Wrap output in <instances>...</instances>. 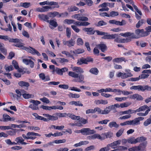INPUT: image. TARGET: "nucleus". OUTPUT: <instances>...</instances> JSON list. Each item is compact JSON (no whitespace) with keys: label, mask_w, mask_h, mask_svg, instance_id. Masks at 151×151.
Wrapping results in <instances>:
<instances>
[{"label":"nucleus","mask_w":151,"mask_h":151,"mask_svg":"<svg viewBox=\"0 0 151 151\" xmlns=\"http://www.w3.org/2000/svg\"><path fill=\"white\" fill-rule=\"evenodd\" d=\"M68 75L74 78L73 81L77 83H84V76L81 74H78L75 72L69 71Z\"/></svg>","instance_id":"f257e3e1"},{"label":"nucleus","mask_w":151,"mask_h":151,"mask_svg":"<svg viewBox=\"0 0 151 151\" xmlns=\"http://www.w3.org/2000/svg\"><path fill=\"white\" fill-rule=\"evenodd\" d=\"M4 40L5 41L9 40L10 42H14L17 43L15 44H14L13 45L16 47H20L22 45V44L21 42L22 41L21 40H19L17 38H11L7 35L1 36V39Z\"/></svg>","instance_id":"f03ea898"},{"label":"nucleus","mask_w":151,"mask_h":151,"mask_svg":"<svg viewBox=\"0 0 151 151\" xmlns=\"http://www.w3.org/2000/svg\"><path fill=\"white\" fill-rule=\"evenodd\" d=\"M81 133L85 135L92 134L96 133L94 130H91L89 128H83L81 129Z\"/></svg>","instance_id":"7ed1b4c3"},{"label":"nucleus","mask_w":151,"mask_h":151,"mask_svg":"<svg viewBox=\"0 0 151 151\" xmlns=\"http://www.w3.org/2000/svg\"><path fill=\"white\" fill-rule=\"evenodd\" d=\"M63 44L64 45H67L68 47L73 46L75 44V42L74 39L71 38L68 41H66L65 40H63Z\"/></svg>","instance_id":"20e7f679"},{"label":"nucleus","mask_w":151,"mask_h":151,"mask_svg":"<svg viewBox=\"0 0 151 151\" xmlns=\"http://www.w3.org/2000/svg\"><path fill=\"white\" fill-rule=\"evenodd\" d=\"M142 106H145V110L142 111H145L146 109H147L145 111V113L139 112L137 114V115L140 116H145L148 115L149 112L150 111V109L149 108V106L147 105H144Z\"/></svg>","instance_id":"39448f33"},{"label":"nucleus","mask_w":151,"mask_h":151,"mask_svg":"<svg viewBox=\"0 0 151 151\" xmlns=\"http://www.w3.org/2000/svg\"><path fill=\"white\" fill-rule=\"evenodd\" d=\"M45 1V5H48L49 6H53L52 7L54 8H59L60 6L58 4V3L57 2L51 1Z\"/></svg>","instance_id":"423d86ee"},{"label":"nucleus","mask_w":151,"mask_h":151,"mask_svg":"<svg viewBox=\"0 0 151 151\" xmlns=\"http://www.w3.org/2000/svg\"><path fill=\"white\" fill-rule=\"evenodd\" d=\"M145 106H141L139 108L137 109L136 110H133L132 109L128 110V114H135L137 112H141L145 110Z\"/></svg>","instance_id":"0eeeda50"},{"label":"nucleus","mask_w":151,"mask_h":151,"mask_svg":"<svg viewBox=\"0 0 151 151\" xmlns=\"http://www.w3.org/2000/svg\"><path fill=\"white\" fill-rule=\"evenodd\" d=\"M116 36L114 40V42H116L118 43H125L131 41L130 39H120L118 37V35L117 34H115Z\"/></svg>","instance_id":"6e6552de"},{"label":"nucleus","mask_w":151,"mask_h":151,"mask_svg":"<svg viewBox=\"0 0 151 151\" xmlns=\"http://www.w3.org/2000/svg\"><path fill=\"white\" fill-rule=\"evenodd\" d=\"M147 144V141L144 142L140 144L137 147H139L138 148V151H146V147Z\"/></svg>","instance_id":"1a4fd4ad"},{"label":"nucleus","mask_w":151,"mask_h":151,"mask_svg":"<svg viewBox=\"0 0 151 151\" xmlns=\"http://www.w3.org/2000/svg\"><path fill=\"white\" fill-rule=\"evenodd\" d=\"M106 34L103 35V36L102 37V39H113L115 38L116 37V35L113 34H109L107 32H105Z\"/></svg>","instance_id":"9d476101"},{"label":"nucleus","mask_w":151,"mask_h":151,"mask_svg":"<svg viewBox=\"0 0 151 151\" xmlns=\"http://www.w3.org/2000/svg\"><path fill=\"white\" fill-rule=\"evenodd\" d=\"M24 139L21 137H17L15 139V141L17 142L18 145L20 144L22 145H26L29 144V143L24 142Z\"/></svg>","instance_id":"9b49d317"},{"label":"nucleus","mask_w":151,"mask_h":151,"mask_svg":"<svg viewBox=\"0 0 151 151\" xmlns=\"http://www.w3.org/2000/svg\"><path fill=\"white\" fill-rule=\"evenodd\" d=\"M97 48L100 49L103 52H104L107 49V47L106 45L101 43L96 45Z\"/></svg>","instance_id":"f8f14e48"},{"label":"nucleus","mask_w":151,"mask_h":151,"mask_svg":"<svg viewBox=\"0 0 151 151\" xmlns=\"http://www.w3.org/2000/svg\"><path fill=\"white\" fill-rule=\"evenodd\" d=\"M144 85L142 86L139 85L138 86H133L130 87V89L131 90H138V91H144Z\"/></svg>","instance_id":"ddd939ff"},{"label":"nucleus","mask_w":151,"mask_h":151,"mask_svg":"<svg viewBox=\"0 0 151 151\" xmlns=\"http://www.w3.org/2000/svg\"><path fill=\"white\" fill-rule=\"evenodd\" d=\"M130 98L134 99H136L138 101L142 100L144 98L142 96L138 94H135L132 95L130 96Z\"/></svg>","instance_id":"4468645a"},{"label":"nucleus","mask_w":151,"mask_h":151,"mask_svg":"<svg viewBox=\"0 0 151 151\" xmlns=\"http://www.w3.org/2000/svg\"><path fill=\"white\" fill-rule=\"evenodd\" d=\"M120 35L123 37L131 36V37L132 38H136L135 35L133 33L128 32L124 33H121Z\"/></svg>","instance_id":"2eb2a0df"},{"label":"nucleus","mask_w":151,"mask_h":151,"mask_svg":"<svg viewBox=\"0 0 151 151\" xmlns=\"http://www.w3.org/2000/svg\"><path fill=\"white\" fill-rule=\"evenodd\" d=\"M67 116L74 120H78L81 118L80 116H76L73 114L70 113L68 114Z\"/></svg>","instance_id":"dca6fc26"},{"label":"nucleus","mask_w":151,"mask_h":151,"mask_svg":"<svg viewBox=\"0 0 151 151\" xmlns=\"http://www.w3.org/2000/svg\"><path fill=\"white\" fill-rule=\"evenodd\" d=\"M38 17L40 19L47 22L49 19V17L47 15L44 14H39L38 15Z\"/></svg>","instance_id":"f3484780"},{"label":"nucleus","mask_w":151,"mask_h":151,"mask_svg":"<svg viewBox=\"0 0 151 151\" xmlns=\"http://www.w3.org/2000/svg\"><path fill=\"white\" fill-rule=\"evenodd\" d=\"M4 44L0 42V50L4 55L7 54V50L4 47Z\"/></svg>","instance_id":"a211bd4d"},{"label":"nucleus","mask_w":151,"mask_h":151,"mask_svg":"<svg viewBox=\"0 0 151 151\" xmlns=\"http://www.w3.org/2000/svg\"><path fill=\"white\" fill-rule=\"evenodd\" d=\"M108 126L111 128L113 127L116 128H117L119 127V125L117 124L115 122L113 121L110 122Z\"/></svg>","instance_id":"6ab92c4d"},{"label":"nucleus","mask_w":151,"mask_h":151,"mask_svg":"<svg viewBox=\"0 0 151 151\" xmlns=\"http://www.w3.org/2000/svg\"><path fill=\"white\" fill-rule=\"evenodd\" d=\"M107 23L106 22L103 20H101L95 24V25L97 27H100L103 26L107 25Z\"/></svg>","instance_id":"aec40b11"},{"label":"nucleus","mask_w":151,"mask_h":151,"mask_svg":"<svg viewBox=\"0 0 151 151\" xmlns=\"http://www.w3.org/2000/svg\"><path fill=\"white\" fill-rule=\"evenodd\" d=\"M18 84L19 86L21 87L25 86L28 87L29 86V83H28L23 81H20Z\"/></svg>","instance_id":"412c9836"},{"label":"nucleus","mask_w":151,"mask_h":151,"mask_svg":"<svg viewBox=\"0 0 151 151\" xmlns=\"http://www.w3.org/2000/svg\"><path fill=\"white\" fill-rule=\"evenodd\" d=\"M122 61H124V62H126V60H125V59L124 57H121L119 58H116L114 59L113 60V61L114 62L118 63Z\"/></svg>","instance_id":"4be33fe9"},{"label":"nucleus","mask_w":151,"mask_h":151,"mask_svg":"<svg viewBox=\"0 0 151 151\" xmlns=\"http://www.w3.org/2000/svg\"><path fill=\"white\" fill-rule=\"evenodd\" d=\"M47 22L49 23L50 25L54 27H56L58 26L57 22L55 21L52 20V19H51L50 21H47Z\"/></svg>","instance_id":"5701e85b"},{"label":"nucleus","mask_w":151,"mask_h":151,"mask_svg":"<svg viewBox=\"0 0 151 151\" xmlns=\"http://www.w3.org/2000/svg\"><path fill=\"white\" fill-rule=\"evenodd\" d=\"M72 69L73 71H75L76 73H83L84 72L83 69L80 67H73Z\"/></svg>","instance_id":"b1692460"},{"label":"nucleus","mask_w":151,"mask_h":151,"mask_svg":"<svg viewBox=\"0 0 151 151\" xmlns=\"http://www.w3.org/2000/svg\"><path fill=\"white\" fill-rule=\"evenodd\" d=\"M86 58H81L80 60H78L77 62V64L78 65H81L83 64H87Z\"/></svg>","instance_id":"393cba45"},{"label":"nucleus","mask_w":151,"mask_h":151,"mask_svg":"<svg viewBox=\"0 0 151 151\" xmlns=\"http://www.w3.org/2000/svg\"><path fill=\"white\" fill-rule=\"evenodd\" d=\"M145 22V19H142L139 20L136 24V27L137 28H139Z\"/></svg>","instance_id":"a878e982"},{"label":"nucleus","mask_w":151,"mask_h":151,"mask_svg":"<svg viewBox=\"0 0 151 151\" xmlns=\"http://www.w3.org/2000/svg\"><path fill=\"white\" fill-rule=\"evenodd\" d=\"M42 12H48L49 9H53L55 8H54L53 7L49 6H42Z\"/></svg>","instance_id":"bb28decb"},{"label":"nucleus","mask_w":151,"mask_h":151,"mask_svg":"<svg viewBox=\"0 0 151 151\" xmlns=\"http://www.w3.org/2000/svg\"><path fill=\"white\" fill-rule=\"evenodd\" d=\"M89 72L92 74L95 75H97L99 73V70L97 68H91Z\"/></svg>","instance_id":"cd10ccee"},{"label":"nucleus","mask_w":151,"mask_h":151,"mask_svg":"<svg viewBox=\"0 0 151 151\" xmlns=\"http://www.w3.org/2000/svg\"><path fill=\"white\" fill-rule=\"evenodd\" d=\"M151 124V115L150 116V118L147 119L144 122V125L147 127Z\"/></svg>","instance_id":"c85d7f7f"},{"label":"nucleus","mask_w":151,"mask_h":151,"mask_svg":"<svg viewBox=\"0 0 151 151\" xmlns=\"http://www.w3.org/2000/svg\"><path fill=\"white\" fill-rule=\"evenodd\" d=\"M128 142L131 144H135L137 143L136 139L134 137H130L128 139Z\"/></svg>","instance_id":"c756f323"},{"label":"nucleus","mask_w":151,"mask_h":151,"mask_svg":"<svg viewBox=\"0 0 151 151\" xmlns=\"http://www.w3.org/2000/svg\"><path fill=\"white\" fill-rule=\"evenodd\" d=\"M20 6L25 8H28L30 6V3L29 2L21 3Z\"/></svg>","instance_id":"7c9ffc66"},{"label":"nucleus","mask_w":151,"mask_h":151,"mask_svg":"<svg viewBox=\"0 0 151 151\" xmlns=\"http://www.w3.org/2000/svg\"><path fill=\"white\" fill-rule=\"evenodd\" d=\"M136 139L137 143V142H140L145 141L147 139V138L146 137L143 136L137 137Z\"/></svg>","instance_id":"2f4dec72"},{"label":"nucleus","mask_w":151,"mask_h":151,"mask_svg":"<svg viewBox=\"0 0 151 151\" xmlns=\"http://www.w3.org/2000/svg\"><path fill=\"white\" fill-rule=\"evenodd\" d=\"M4 69L7 72H9L10 70H13V68L12 65H10L9 66L7 65H6L4 67Z\"/></svg>","instance_id":"473e14b6"},{"label":"nucleus","mask_w":151,"mask_h":151,"mask_svg":"<svg viewBox=\"0 0 151 151\" xmlns=\"http://www.w3.org/2000/svg\"><path fill=\"white\" fill-rule=\"evenodd\" d=\"M24 99H28L30 98H33L34 97V95L32 94H29L27 93H24L22 95Z\"/></svg>","instance_id":"72a5a7b5"},{"label":"nucleus","mask_w":151,"mask_h":151,"mask_svg":"<svg viewBox=\"0 0 151 151\" xmlns=\"http://www.w3.org/2000/svg\"><path fill=\"white\" fill-rule=\"evenodd\" d=\"M131 104V103L130 102H126L122 103L120 104V106L122 108L127 107L129 106Z\"/></svg>","instance_id":"f704fd0d"},{"label":"nucleus","mask_w":151,"mask_h":151,"mask_svg":"<svg viewBox=\"0 0 151 151\" xmlns=\"http://www.w3.org/2000/svg\"><path fill=\"white\" fill-rule=\"evenodd\" d=\"M88 142L87 141H81L79 143L75 144L74 146L76 147L81 146L82 145L88 144Z\"/></svg>","instance_id":"c9c22d12"},{"label":"nucleus","mask_w":151,"mask_h":151,"mask_svg":"<svg viewBox=\"0 0 151 151\" xmlns=\"http://www.w3.org/2000/svg\"><path fill=\"white\" fill-rule=\"evenodd\" d=\"M58 60V61L60 63L64 64L65 63L68 62V60L67 59L64 58H56Z\"/></svg>","instance_id":"e433bc0d"},{"label":"nucleus","mask_w":151,"mask_h":151,"mask_svg":"<svg viewBox=\"0 0 151 151\" xmlns=\"http://www.w3.org/2000/svg\"><path fill=\"white\" fill-rule=\"evenodd\" d=\"M110 111V110L108 106L106 107L104 110H102L101 114H107L109 113Z\"/></svg>","instance_id":"4c0bfd02"},{"label":"nucleus","mask_w":151,"mask_h":151,"mask_svg":"<svg viewBox=\"0 0 151 151\" xmlns=\"http://www.w3.org/2000/svg\"><path fill=\"white\" fill-rule=\"evenodd\" d=\"M132 75L130 73H122V78L123 79L125 78L129 77H131Z\"/></svg>","instance_id":"58836bf2"},{"label":"nucleus","mask_w":151,"mask_h":151,"mask_svg":"<svg viewBox=\"0 0 151 151\" xmlns=\"http://www.w3.org/2000/svg\"><path fill=\"white\" fill-rule=\"evenodd\" d=\"M131 121V125L132 126H135L136 125H137L139 124V121L136 118L134 120Z\"/></svg>","instance_id":"ea45409f"},{"label":"nucleus","mask_w":151,"mask_h":151,"mask_svg":"<svg viewBox=\"0 0 151 151\" xmlns=\"http://www.w3.org/2000/svg\"><path fill=\"white\" fill-rule=\"evenodd\" d=\"M68 96L70 98H78L80 97V95L79 94H73L72 93H70L68 95Z\"/></svg>","instance_id":"a19ab883"},{"label":"nucleus","mask_w":151,"mask_h":151,"mask_svg":"<svg viewBox=\"0 0 151 151\" xmlns=\"http://www.w3.org/2000/svg\"><path fill=\"white\" fill-rule=\"evenodd\" d=\"M58 119V117L57 116H55L53 115H50L49 118H47V119H48L47 121H48L50 120L52 121L56 120H57Z\"/></svg>","instance_id":"79ce46f5"},{"label":"nucleus","mask_w":151,"mask_h":151,"mask_svg":"<svg viewBox=\"0 0 151 151\" xmlns=\"http://www.w3.org/2000/svg\"><path fill=\"white\" fill-rule=\"evenodd\" d=\"M118 151H123L127 150V148L126 147L119 145L117 147Z\"/></svg>","instance_id":"37998d69"},{"label":"nucleus","mask_w":151,"mask_h":151,"mask_svg":"<svg viewBox=\"0 0 151 151\" xmlns=\"http://www.w3.org/2000/svg\"><path fill=\"white\" fill-rule=\"evenodd\" d=\"M66 35L68 38H70L71 36V29L68 27H67L66 29Z\"/></svg>","instance_id":"c03bdc74"},{"label":"nucleus","mask_w":151,"mask_h":151,"mask_svg":"<svg viewBox=\"0 0 151 151\" xmlns=\"http://www.w3.org/2000/svg\"><path fill=\"white\" fill-rule=\"evenodd\" d=\"M4 122L9 121L10 116L6 114H4L3 116Z\"/></svg>","instance_id":"a18cd8bd"},{"label":"nucleus","mask_w":151,"mask_h":151,"mask_svg":"<svg viewBox=\"0 0 151 151\" xmlns=\"http://www.w3.org/2000/svg\"><path fill=\"white\" fill-rule=\"evenodd\" d=\"M109 15L110 17H114L118 16L119 15V13L118 12L113 11L110 13Z\"/></svg>","instance_id":"49530a36"},{"label":"nucleus","mask_w":151,"mask_h":151,"mask_svg":"<svg viewBox=\"0 0 151 151\" xmlns=\"http://www.w3.org/2000/svg\"><path fill=\"white\" fill-rule=\"evenodd\" d=\"M56 115L60 117H66L67 116L68 114L66 113H56Z\"/></svg>","instance_id":"de8ad7c7"},{"label":"nucleus","mask_w":151,"mask_h":151,"mask_svg":"<svg viewBox=\"0 0 151 151\" xmlns=\"http://www.w3.org/2000/svg\"><path fill=\"white\" fill-rule=\"evenodd\" d=\"M40 100L42 102L44 103H46V104H48L50 102V101L48 99L45 97H44L40 99Z\"/></svg>","instance_id":"09e8293b"},{"label":"nucleus","mask_w":151,"mask_h":151,"mask_svg":"<svg viewBox=\"0 0 151 151\" xmlns=\"http://www.w3.org/2000/svg\"><path fill=\"white\" fill-rule=\"evenodd\" d=\"M77 44L78 45H82L83 44L82 39L81 38H78L77 40Z\"/></svg>","instance_id":"8fccbe9b"},{"label":"nucleus","mask_w":151,"mask_h":151,"mask_svg":"<svg viewBox=\"0 0 151 151\" xmlns=\"http://www.w3.org/2000/svg\"><path fill=\"white\" fill-rule=\"evenodd\" d=\"M124 129L122 128L119 130L116 134V136L117 137L120 136L123 132Z\"/></svg>","instance_id":"3c124183"},{"label":"nucleus","mask_w":151,"mask_h":151,"mask_svg":"<svg viewBox=\"0 0 151 151\" xmlns=\"http://www.w3.org/2000/svg\"><path fill=\"white\" fill-rule=\"evenodd\" d=\"M75 21L73 19H65L64 20V22L65 23H66L68 24H70L72 23H74Z\"/></svg>","instance_id":"603ef678"},{"label":"nucleus","mask_w":151,"mask_h":151,"mask_svg":"<svg viewBox=\"0 0 151 151\" xmlns=\"http://www.w3.org/2000/svg\"><path fill=\"white\" fill-rule=\"evenodd\" d=\"M139 147H138L137 146H135L129 148L128 150L129 151H138V148L139 149Z\"/></svg>","instance_id":"864d4df0"},{"label":"nucleus","mask_w":151,"mask_h":151,"mask_svg":"<svg viewBox=\"0 0 151 151\" xmlns=\"http://www.w3.org/2000/svg\"><path fill=\"white\" fill-rule=\"evenodd\" d=\"M71 27L72 29L76 32L78 33L80 31V29L78 28L76 26L74 25H72Z\"/></svg>","instance_id":"5fc2aeb1"},{"label":"nucleus","mask_w":151,"mask_h":151,"mask_svg":"<svg viewBox=\"0 0 151 151\" xmlns=\"http://www.w3.org/2000/svg\"><path fill=\"white\" fill-rule=\"evenodd\" d=\"M79 122L83 124H85L88 123L87 120L83 118H81L79 120Z\"/></svg>","instance_id":"6e6d98bb"},{"label":"nucleus","mask_w":151,"mask_h":151,"mask_svg":"<svg viewBox=\"0 0 151 151\" xmlns=\"http://www.w3.org/2000/svg\"><path fill=\"white\" fill-rule=\"evenodd\" d=\"M72 18L74 19H77V20L79 21L80 17V14H76L72 16Z\"/></svg>","instance_id":"4d7b16f0"},{"label":"nucleus","mask_w":151,"mask_h":151,"mask_svg":"<svg viewBox=\"0 0 151 151\" xmlns=\"http://www.w3.org/2000/svg\"><path fill=\"white\" fill-rule=\"evenodd\" d=\"M131 117L130 115H126L125 116L120 117L119 119H129Z\"/></svg>","instance_id":"13d9d810"},{"label":"nucleus","mask_w":151,"mask_h":151,"mask_svg":"<svg viewBox=\"0 0 151 151\" xmlns=\"http://www.w3.org/2000/svg\"><path fill=\"white\" fill-rule=\"evenodd\" d=\"M30 103H32L34 105H35L36 106H37L40 104V102L37 100H31L30 101Z\"/></svg>","instance_id":"bf43d9fd"},{"label":"nucleus","mask_w":151,"mask_h":151,"mask_svg":"<svg viewBox=\"0 0 151 151\" xmlns=\"http://www.w3.org/2000/svg\"><path fill=\"white\" fill-rule=\"evenodd\" d=\"M33 49H35V48L29 47H27V48L26 51H27L28 52H29V53H30L32 54H33L34 52V51H33Z\"/></svg>","instance_id":"052dcab7"},{"label":"nucleus","mask_w":151,"mask_h":151,"mask_svg":"<svg viewBox=\"0 0 151 151\" xmlns=\"http://www.w3.org/2000/svg\"><path fill=\"white\" fill-rule=\"evenodd\" d=\"M29 107L31 108L33 110H36L38 109V107L35 105L31 104L29 106Z\"/></svg>","instance_id":"680f3d73"},{"label":"nucleus","mask_w":151,"mask_h":151,"mask_svg":"<svg viewBox=\"0 0 151 151\" xmlns=\"http://www.w3.org/2000/svg\"><path fill=\"white\" fill-rule=\"evenodd\" d=\"M54 144V142H50L44 145L43 146L45 147H47L53 145Z\"/></svg>","instance_id":"e2e57ef3"},{"label":"nucleus","mask_w":151,"mask_h":151,"mask_svg":"<svg viewBox=\"0 0 151 151\" xmlns=\"http://www.w3.org/2000/svg\"><path fill=\"white\" fill-rule=\"evenodd\" d=\"M70 89L71 91H75L78 92H80L81 91V90L80 89L78 88L77 87H70Z\"/></svg>","instance_id":"0e129e2a"},{"label":"nucleus","mask_w":151,"mask_h":151,"mask_svg":"<svg viewBox=\"0 0 151 151\" xmlns=\"http://www.w3.org/2000/svg\"><path fill=\"white\" fill-rule=\"evenodd\" d=\"M94 113L96 112H97L98 114H101L102 110L99 107H97L95 108L94 109Z\"/></svg>","instance_id":"69168bd1"},{"label":"nucleus","mask_w":151,"mask_h":151,"mask_svg":"<svg viewBox=\"0 0 151 151\" xmlns=\"http://www.w3.org/2000/svg\"><path fill=\"white\" fill-rule=\"evenodd\" d=\"M143 32V29H137L135 31V33L137 35H141L142 32Z\"/></svg>","instance_id":"338daca9"},{"label":"nucleus","mask_w":151,"mask_h":151,"mask_svg":"<svg viewBox=\"0 0 151 151\" xmlns=\"http://www.w3.org/2000/svg\"><path fill=\"white\" fill-rule=\"evenodd\" d=\"M12 64L16 69L18 68L19 67L17 63L15 60H13L12 62Z\"/></svg>","instance_id":"774afa93"}]
</instances>
